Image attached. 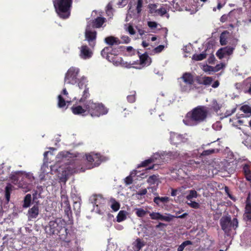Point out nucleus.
<instances>
[{"label":"nucleus","mask_w":251,"mask_h":251,"mask_svg":"<svg viewBox=\"0 0 251 251\" xmlns=\"http://www.w3.org/2000/svg\"><path fill=\"white\" fill-rule=\"evenodd\" d=\"M228 166H230L229 163H228L226 160L213 161L211 164H209L208 166V176H213L214 175L216 174L218 172L227 171Z\"/></svg>","instance_id":"nucleus-6"},{"label":"nucleus","mask_w":251,"mask_h":251,"mask_svg":"<svg viewBox=\"0 0 251 251\" xmlns=\"http://www.w3.org/2000/svg\"><path fill=\"white\" fill-rule=\"evenodd\" d=\"M105 201L104 199L100 196H96L94 200V203L96 206H99V205L103 203Z\"/></svg>","instance_id":"nucleus-38"},{"label":"nucleus","mask_w":251,"mask_h":251,"mask_svg":"<svg viewBox=\"0 0 251 251\" xmlns=\"http://www.w3.org/2000/svg\"><path fill=\"white\" fill-rule=\"evenodd\" d=\"M66 101L63 97L59 95L58 96V103L57 105L59 108H63L66 106Z\"/></svg>","instance_id":"nucleus-35"},{"label":"nucleus","mask_w":251,"mask_h":251,"mask_svg":"<svg viewBox=\"0 0 251 251\" xmlns=\"http://www.w3.org/2000/svg\"><path fill=\"white\" fill-rule=\"evenodd\" d=\"M204 120V106H198L188 112L183 122L185 125L194 126Z\"/></svg>","instance_id":"nucleus-3"},{"label":"nucleus","mask_w":251,"mask_h":251,"mask_svg":"<svg viewBox=\"0 0 251 251\" xmlns=\"http://www.w3.org/2000/svg\"><path fill=\"white\" fill-rule=\"evenodd\" d=\"M80 203L78 201L74 202L73 208L75 211L76 212H80Z\"/></svg>","instance_id":"nucleus-44"},{"label":"nucleus","mask_w":251,"mask_h":251,"mask_svg":"<svg viewBox=\"0 0 251 251\" xmlns=\"http://www.w3.org/2000/svg\"><path fill=\"white\" fill-rule=\"evenodd\" d=\"M209 236H208L206 238V240H205V242H206L208 244V247H210L211 246V245L212 244L213 241L211 239H209Z\"/></svg>","instance_id":"nucleus-64"},{"label":"nucleus","mask_w":251,"mask_h":251,"mask_svg":"<svg viewBox=\"0 0 251 251\" xmlns=\"http://www.w3.org/2000/svg\"><path fill=\"white\" fill-rule=\"evenodd\" d=\"M154 162V159L153 158H150L147 160H145L141 162V163L138 165V168L140 167H146L148 166L149 164L153 163Z\"/></svg>","instance_id":"nucleus-34"},{"label":"nucleus","mask_w":251,"mask_h":251,"mask_svg":"<svg viewBox=\"0 0 251 251\" xmlns=\"http://www.w3.org/2000/svg\"><path fill=\"white\" fill-rule=\"evenodd\" d=\"M39 206L37 204L34 205L28 211V217L29 219H35L39 215Z\"/></svg>","instance_id":"nucleus-17"},{"label":"nucleus","mask_w":251,"mask_h":251,"mask_svg":"<svg viewBox=\"0 0 251 251\" xmlns=\"http://www.w3.org/2000/svg\"><path fill=\"white\" fill-rule=\"evenodd\" d=\"M214 68L212 66H208L207 65H205V72H214Z\"/></svg>","instance_id":"nucleus-52"},{"label":"nucleus","mask_w":251,"mask_h":251,"mask_svg":"<svg viewBox=\"0 0 251 251\" xmlns=\"http://www.w3.org/2000/svg\"><path fill=\"white\" fill-rule=\"evenodd\" d=\"M135 173H131L130 175L126 177L125 178V183L126 185H130L133 182V178L132 176L133 175H135Z\"/></svg>","instance_id":"nucleus-41"},{"label":"nucleus","mask_w":251,"mask_h":251,"mask_svg":"<svg viewBox=\"0 0 251 251\" xmlns=\"http://www.w3.org/2000/svg\"><path fill=\"white\" fill-rule=\"evenodd\" d=\"M65 226L66 223L64 220L57 218L54 220L50 221L47 226L46 229L49 228L50 234H56L63 241L69 242L67 239L68 229L65 227Z\"/></svg>","instance_id":"nucleus-2"},{"label":"nucleus","mask_w":251,"mask_h":251,"mask_svg":"<svg viewBox=\"0 0 251 251\" xmlns=\"http://www.w3.org/2000/svg\"><path fill=\"white\" fill-rule=\"evenodd\" d=\"M192 245V242L190 240H187L183 242L181 245H180L177 248V251H183L184 248L188 245Z\"/></svg>","instance_id":"nucleus-36"},{"label":"nucleus","mask_w":251,"mask_h":251,"mask_svg":"<svg viewBox=\"0 0 251 251\" xmlns=\"http://www.w3.org/2000/svg\"><path fill=\"white\" fill-rule=\"evenodd\" d=\"M12 187V186L10 184H8L5 187V196L7 202H8L10 200Z\"/></svg>","instance_id":"nucleus-33"},{"label":"nucleus","mask_w":251,"mask_h":251,"mask_svg":"<svg viewBox=\"0 0 251 251\" xmlns=\"http://www.w3.org/2000/svg\"><path fill=\"white\" fill-rule=\"evenodd\" d=\"M86 113L92 117H100L107 113L108 109L102 103L94 102L92 100H87L84 103Z\"/></svg>","instance_id":"nucleus-5"},{"label":"nucleus","mask_w":251,"mask_h":251,"mask_svg":"<svg viewBox=\"0 0 251 251\" xmlns=\"http://www.w3.org/2000/svg\"><path fill=\"white\" fill-rule=\"evenodd\" d=\"M225 67V64L224 63H220L217 64L214 68V72L219 71L221 69Z\"/></svg>","instance_id":"nucleus-50"},{"label":"nucleus","mask_w":251,"mask_h":251,"mask_svg":"<svg viewBox=\"0 0 251 251\" xmlns=\"http://www.w3.org/2000/svg\"><path fill=\"white\" fill-rule=\"evenodd\" d=\"M111 50H110V54L114 55H117L118 54V52H119V50L116 49H113L111 47Z\"/></svg>","instance_id":"nucleus-57"},{"label":"nucleus","mask_w":251,"mask_h":251,"mask_svg":"<svg viewBox=\"0 0 251 251\" xmlns=\"http://www.w3.org/2000/svg\"><path fill=\"white\" fill-rule=\"evenodd\" d=\"M154 13H157L158 15L162 16L167 13V10L165 7H161L160 8L155 10Z\"/></svg>","instance_id":"nucleus-43"},{"label":"nucleus","mask_w":251,"mask_h":251,"mask_svg":"<svg viewBox=\"0 0 251 251\" xmlns=\"http://www.w3.org/2000/svg\"><path fill=\"white\" fill-rule=\"evenodd\" d=\"M133 245V250L135 251H139L144 246H145V244L143 241H142L141 239L137 238Z\"/></svg>","instance_id":"nucleus-21"},{"label":"nucleus","mask_w":251,"mask_h":251,"mask_svg":"<svg viewBox=\"0 0 251 251\" xmlns=\"http://www.w3.org/2000/svg\"><path fill=\"white\" fill-rule=\"evenodd\" d=\"M110 201L111 202L112 204L111 205V208L114 211H118L120 207V204L119 202L117 201L115 199L111 198L110 199Z\"/></svg>","instance_id":"nucleus-32"},{"label":"nucleus","mask_w":251,"mask_h":251,"mask_svg":"<svg viewBox=\"0 0 251 251\" xmlns=\"http://www.w3.org/2000/svg\"><path fill=\"white\" fill-rule=\"evenodd\" d=\"M111 47H106L101 51V55L103 58H106L107 60L110 61L109 55L110 50H111Z\"/></svg>","instance_id":"nucleus-26"},{"label":"nucleus","mask_w":251,"mask_h":251,"mask_svg":"<svg viewBox=\"0 0 251 251\" xmlns=\"http://www.w3.org/2000/svg\"><path fill=\"white\" fill-rule=\"evenodd\" d=\"M138 54L139 56L140 64L143 66H148L151 62V58L149 56L147 52L141 54L138 51Z\"/></svg>","instance_id":"nucleus-14"},{"label":"nucleus","mask_w":251,"mask_h":251,"mask_svg":"<svg viewBox=\"0 0 251 251\" xmlns=\"http://www.w3.org/2000/svg\"><path fill=\"white\" fill-rule=\"evenodd\" d=\"M143 5V0H138L136 10L137 13H140L142 10L141 8Z\"/></svg>","instance_id":"nucleus-46"},{"label":"nucleus","mask_w":251,"mask_h":251,"mask_svg":"<svg viewBox=\"0 0 251 251\" xmlns=\"http://www.w3.org/2000/svg\"><path fill=\"white\" fill-rule=\"evenodd\" d=\"M93 55V51L86 45H83L80 48V56L83 59L90 58Z\"/></svg>","instance_id":"nucleus-13"},{"label":"nucleus","mask_w":251,"mask_h":251,"mask_svg":"<svg viewBox=\"0 0 251 251\" xmlns=\"http://www.w3.org/2000/svg\"><path fill=\"white\" fill-rule=\"evenodd\" d=\"M169 201V198L166 196L162 197L157 196L154 197L153 199V202L155 203L157 205H160L161 203H167Z\"/></svg>","instance_id":"nucleus-22"},{"label":"nucleus","mask_w":251,"mask_h":251,"mask_svg":"<svg viewBox=\"0 0 251 251\" xmlns=\"http://www.w3.org/2000/svg\"><path fill=\"white\" fill-rule=\"evenodd\" d=\"M189 202H187V204L191 207L197 209L200 206V204L199 203L192 201V200L189 201Z\"/></svg>","instance_id":"nucleus-45"},{"label":"nucleus","mask_w":251,"mask_h":251,"mask_svg":"<svg viewBox=\"0 0 251 251\" xmlns=\"http://www.w3.org/2000/svg\"><path fill=\"white\" fill-rule=\"evenodd\" d=\"M121 39L122 40V43H125V44H128L130 42V38L126 36V35H124L122 36L121 37Z\"/></svg>","instance_id":"nucleus-48"},{"label":"nucleus","mask_w":251,"mask_h":251,"mask_svg":"<svg viewBox=\"0 0 251 251\" xmlns=\"http://www.w3.org/2000/svg\"><path fill=\"white\" fill-rule=\"evenodd\" d=\"M229 32L225 30L223 31L220 35V43L221 45H226L227 44V35H228Z\"/></svg>","instance_id":"nucleus-23"},{"label":"nucleus","mask_w":251,"mask_h":251,"mask_svg":"<svg viewBox=\"0 0 251 251\" xmlns=\"http://www.w3.org/2000/svg\"><path fill=\"white\" fill-rule=\"evenodd\" d=\"M147 193V189H143L141 190H140L137 192V195H140V196H143L145 195Z\"/></svg>","instance_id":"nucleus-56"},{"label":"nucleus","mask_w":251,"mask_h":251,"mask_svg":"<svg viewBox=\"0 0 251 251\" xmlns=\"http://www.w3.org/2000/svg\"><path fill=\"white\" fill-rule=\"evenodd\" d=\"M127 31L131 35H134L135 33V31L133 27L131 25H129L127 27Z\"/></svg>","instance_id":"nucleus-53"},{"label":"nucleus","mask_w":251,"mask_h":251,"mask_svg":"<svg viewBox=\"0 0 251 251\" xmlns=\"http://www.w3.org/2000/svg\"><path fill=\"white\" fill-rule=\"evenodd\" d=\"M31 196L30 194H28L26 195L24 200L23 207L25 208L28 207L31 203Z\"/></svg>","instance_id":"nucleus-31"},{"label":"nucleus","mask_w":251,"mask_h":251,"mask_svg":"<svg viewBox=\"0 0 251 251\" xmlns=\"http://www.w3.org/2000/svg\"><path fill=\"white\" fill-rule=\"evenodd\" d=\"M105 22V18L98 17L93 21V26L95 28L100 27Z\"/></svg>","instance_id":"nucleus-20"},{"label":"nucleus","mask_w":251,"mask_h":251,"mask_svg":"<svg viewBox=\"0 0 251 251\" xmlns=\"http://www.w3.org/2000/svg\"><path fill=\"white\" fill-rule=\"evenodd\" d=\"M213 81V79L211 77H205V85H209Z\"/></svg>","instance_id":"nucleus-58"},{"label":"nucleus","mask_w":251,"mask_h":251,"mask_svg":"<svg viewBox=\"0 0 251 251\" xmlns=\"http://www.w3.org/2000/svg\"><path fill=\"white\" fill-rule=\"evenodd\" d=\"M197 197V192L195 190H191L189 191L188 195L186 196V199L188 201L192 200L193 198Z\"/></svg>","instance_id":"nucleus-37"},{"label":"nucleus","mask_w":251,"mask_h":251,"mask_svg":"<svg viewBox=\"0 0 251 251\" xmlns=\"http://www.w3.org/2000/svg\"><path fill=\"white\" fill-rule=\"evenodd\" d=\"M147 211L142 208H137L136 209V214L138 217H144Z\"/></svg>","instance_id":"nucleus-39"},{"label":"nucleus","mask_w":251,"mask_h":251,"mask_svg":"<svg viewBox=\"0 0 251 251\" xmlns=\"http://www.w3.org/2000/svg\"><path fill=\"white\" fill-rule=\"evenodd\" d=\"M240 110L243 111L244 113L246 114V117H249L251 116V107L248 105H244L242 106L240 108Z\"/></svg>","instance_id":"nucleus-28"},{"label":"nucleus","mask_w":251,"mask_h":251,"mask_svg":"<svg viewBox=\"0 0 251 251\" xmlns=\"http://www.w3.org/2000/svg\"><path fill=\"white\" fill-rule=\"evenodd\" d=\"M234 48L230 47H226L219 49L216 55L219 59H222L224 56L226 55H231L233 51Z\"/></svg>","instance_id":"nucleus-12"},{"label":"nucleus","mask_w":251,"mask_h":251,"mask_svg":"<svg viewBox=\"0 0 251 251\" xmlns=\"http://www.w3.org/2000/svg\"><path fill=\"white\" fill-rule=\"evenodd\" d=\"M215 59V57L213 55H210L208 59V63L209 64H212L214 62Z\"/></svg>","instance_id":"nucleus-63"},{"label":"nucleus","mask_w":251,"mask_h":251,"mask_svg":"<svg viewBox=\"0 0 251 251\" xmlns=\"http://www.w3.org/2000/svg\"><path fill=\"white\" fill-rule=\"evenodd\" d=\"M218 151V150H215V149L205 150V155H209Z\"/></svg>","instance_id":"nucleus-54"},{"label":"nucleus","mask_w":251,"mask_h":251,"mask_svg":"<svg viewBox=\"0 0 251 251\" xmlns=\"http://www.w3.org/2000/svg\"><path fill=\"white\" fill-rule=\"evenodd\" d=\"M243 171L245 175L251 173V171L249 169V166L247 164H245L243 166Z\"/></svg>","instance_id":"nucleus-55"},{"label":"nucleus","mask_w":251,"mask_h":251,"mask_svg":"<svg viewBox=\"0 0 251 251\" xmlns=\"http://www.w3.org/2000/svg\"><path fill=\"white\" fill-rule=\"evenodd\" d=\"M148 25L150 28H156L157 24L155 22L150 21L148 22Z\"/></svg>","instance_id":"nucleus-51"},{"label":"nucleus","mask_w":251,"mask_h":251,"mask_svg":"<svg viewBox=\"0 0 251 251\" xmlns=\"http://www.w3.org/2000/svg\"><path fill=\"white\" fill-rule=\"evenodd\" d=\"M179 86L182 92H188L195 85L196 82L198 84H204V76L202 74L197 75H193L191 73H184L182 76L178 78Z\"/></svg>","instance_id":"nucleus-1"},{"label":"nucleus","mask_w":251,"mask_h":251,"mask_svg":"<svg viewBox=\"0 0 251 251\" xmlns=\"http://www.w3.org/2000/svg\"><path fill=\"white\" fill-rule=\"evenodd\" d=\"M85 37L86 40L88 42L89 46L94 48L96 45L97 32L87 28L85 32Z\"/></svg>","instance_id":"nucleus-10"},{"label":"nucleus","mask_w":251,"mask_h":251,"mask_svg":"<svg viewBox=\"0 0 251 251\" xmlns=\"http://www.w3.org/2000/svg\"><path fill=\"white\" fill-rule=\"evenodd\" d=\"M71 110L75 115H81L82 116L87 115L86 108H84V104H83V107L81 105H73L71 107Z\"/></svg>","instance_id":"nucleus-15"},{"label":"nucleus","mask_w":251,"mask_h":251,"mask_svg":"<svg viewBox=\"0 0 251 251\" xmlns=\"http://www.w3.org/2000/svg\"><path fill=\"white\" fill-rule=\"evenodd\" d=\"M62 200L63 201V203L65 204L64 206V212L69 217L70 215H72V211L71 209V206L68 200L67 196L62 195L61 197Z\"/></svg>","instance_id":"nucleus-16"},{"label":"nucleus","mask_w":251,"mask_h":251,"mask_svg":"<svg viewBox=\"0 0 251 251\" xmlns=\"http://www.w3.org/2000/svg\"><path fill=\"white\" fill-rule=\"evenodd\" d=\"M170 140L172 144L176 146L180 144V143L184 142L185 141V139L182 136V135L175 132H171L170 133Z\"/></svg>","instance_id":"nucleus-11"},{"label":"nucleus","mask_w":251,"mask_h":251,"mask_svg":"<svg viewBox=\"0 0 251 251\" xmlns=\"http://www.w3.org/2000/svg\"><path fill=\"white\" fill-rule=\"evenodd\" d=\"M135 94H132L130 95H128L127 97V100L130 103H133L135 101Z\"/></svg>","instance_id":"nucleus-49"},{"label":"nucleus","mask_w":251,"mask_h":251,"mask_svg":"<svg viewBox=\"0 0 251 251\" xmlns=\"http://www.w3.org/2000/svg\"><path fill=\"white\" fill-rule=\"evenodd\" d=\"M78 72V69L74 67L70 68L66 74L64 79L65 82L72 84H75L77 83L78 80L77 76Z\"/></svg>","instance_id":"nucleus-9"},{"label":"nucleus","mask_w":251,"mask_h":251,"mask_svg":"<svg viewBox=\"0 0 251 251\" xmlns=\"http://www.w3.org/2000/svg\"><path fill=\"white\" fill-rule=\"evenodd\" d=\"M245 218L247 221H251V204L247 202L245 207Z\"/></svg>","instance_id":"nucleus-24"},{"label":"nucleus","mask_w":251,"mask_h":251,"mask_svg":"<svg viewBox=\"0 0 251 251\" xmlns=\"http://www.w3.org/2000/svg\"><path fill=\"white\" fill-rule=\"evenodd\" d=\"M158 175H153L149 177L147 182L151 185L155 184L158 181Z\"/></svg>","instance_id":"nucleus-29"},{"label":"nucleus","mask_w":251,"mask_h":251,"mask_svg":"<svg viewBox=\"0 0 251 251\" xmlns=\"http://www.w3.org/2000/svg\"><path fill=\"white\" fill-rule=\"evenodd\" d=\"M86 158L87 161V166L89 169L98 167L101 163V156L100 153L91 152L86 154Z\"/></svg>","instance_id":"nucleus-8"},{"label":"nucleus","mask_w":251,"mask_h":251,"mask_svg":"<svg viewBox=\"0 0 251 251\" xmlns=\"http://www.w3.org/2000/svg\"><path fill=\"white\" fill-rule=\"evenodd\" d=\"M192 59L195 61H200L204 59V52H202L200 54H194L192 57Z\"/></svg>","instance_id":"nucleus-40"},{"label":"nucleus","mask_w":251,"mask_h":251,"mask_svg":"<svg viewBox=\"0 0 251 251\" xmlns=\"http://www.w3.org/2000/svg\"><path fill=\"white\" fill-rule=\"evenodd\" d=\"M112 5L109 3L106 6V13L109 15V13L112 12Z\"/></svg>","instance_id":"nucleus-59"},{"label":"nucleus","mask_w":251,"mask_h":251,"mask_svg":"<svg viewBox=\"0 0 251 251\" xmlns=\"http://www.w3.org/2000/svg\"><path fill=\"white\" fill-rule=\"evenodd\" d=\"M70 153L67 151H62L60 152L59 155L62 157L66 158Z\"/></svg>","instance_id":"nucleus-61"},{"label":"nucleus","mask_w":251,"mask_h":251,"mask_svg":"<svg viewBox=\"0 0 251 251\" xmlns=\"http://www.w3.org/2000/svg\"><path fill=\"white\" fill-rule=\"evenodd\" d=\"M164 49V46L159 45L153 49V52L155 53H160Z\"/></svg>","instance_id":"nucleus-47"},{"label":"nucleus","mask_w":251,"mask_h":251,"mask_svg":"<svg viewBox=\"0 0 251 251\" xmlns=\"http://www.w3.org/2000/svg\"><path fill=\"white\" fill-rule=\"evenodd\" d=\"M162 214L159 212H152L150 214V216L152 220H160Z\"/></svg>","instance_id":"nucleus-42"},{"label":"nucleus","mask_w":251,"mask_h":251,"mask_svg":"<svg viewBox=\"0 0 251 251\" xmlns=\"http://www.w3.org/2000/svg\"><path fill=\"white\" fill-rule=\"evenodd\" d=\"M168 215V216H164L162 215L161 217L160 220L161 221H165L166 222H170L172 220L173 218H184L186 216L188 215V214L186 213H185L182 215H180V216H177V215H172L170 214H166Z\"/></svg>","instance_id":"nucleus-18"},{"label":"nucleus","mask_w":251,"mask_h":251,"mask_svg":"<svg viewBox=\"0 0 251 251\" xmlns=\"http://www.w3.org/2000/svg\"><path fill=\"white\" fill-rule=\"evenodd\" d=\"M127 212L125 210H121L117 216V222L120 223L126 219Z\"/></svg>","instance_id":"nucleus-27"},{"label":"nucleus","mask_w":251,"mask_h":251,"mask_svg":"<svg viewBox=\"0 0 251 251\" xmlns=\"http://www.w3.org/2000/svg\"><path fill=\"white\" fill-rule=\"evenodd\" d=\"M208 108L210 109H213L215 111L217 112L218 110H219L221 108V106L218 103L217 101L215 100H213L211 104H209L208 105Z\"/></svg>","instance_id":"nucleus-30"},{"label":"nucleus","mask_w":251,"mask_h":251,"mask_svg":"<svg viewBox=\"0 0 251 251\" xmlns=\"http://www.w3.org/2000/svg\"><path fill=\"white\" fill-rule=\"evenodd\" d=\"M220 222L222 229L226 234H228L232 229H236L238 226L237 218H233L231 220L230 216L222 217Z\"/></svg>","instance_id":"nucleus-7"},{"label":"nucleus","mask_w":251,"mask_h":251,"mask_svg":"<svg viewBox=\"0 0 251 251\" xmlns=\"http://www.w3.org/2000/svg\"><path fill=\"white\" fill-rule=\"evenodd\" d=\"M73 0H55L53 5L55 11L60 18L66 19L71 14Z\"/></svg>","instance_id":"nucleus-4"},{"label":"nucleus","mask_w":251,"mask_h":251,"mask_svg":"<svg viewBox=\"0 0 251 251\" xmlns=\"http://www.w3.org/2000/svg\"><path fill=\"white\" fill-rule=\"evenodd\" d=\"M157 8V5L156 4H152L150 5V10L151 13L154 12L156 8Z\"/></svg>","instance_id":"nucleus-62"},{"label":"nucleus","mask_w":251,"mask_h":251,"mask_svg":"<svg viewBox=\"0 0 251 251\" xmlns=\"http://www.w3.org/2000/svg\"><path fill=\"white\" fill-rule=\"evenodd\" d=\"M104 41L107 44L110 46L119 45L121 43V42L118 38L112 36L106 37Z\"/></svg>","instance_id":"nucleus-19"},{"label":"nucleus","mask_w":251,"mask_h":251,"mask_svg":"<svg viewBox=\"0 0 251 251\" xmlns=\"http://www.w3.org/2000/svg\"><path fill=\"white\" fill-rule=\"evenodd\" d=\"M236 109V108H234L230 111H228V110L226 111V112L225 113V117H227V116H230L232 114H233V113H234L235 112Z\"/></svg>","instance_id":"nucleus-60"},{"label":"nucleus","mask_w":251,"mask_h":251,"mask_svg":"<svg viewBox=\"0 0 251 251\" xmlns=\"http://www.w3.org/2000/svg\"><path fill=\"white\" fill-rule=\"evenodd\" d=\"M90 97L89 92V88L86 86H84V90L83 92V95L79 101L80 102H85L87 100H86Z\"/></svg>","instance_id":"nucleus-25"}]
</instances>
